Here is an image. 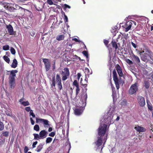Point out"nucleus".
I'll return each instance as SVG.
<instances>
[{
    "instance_id": "63",
    "label": "nucleus",
    "mask_w": 153,
    "mask_h": 153,
    "mask_svg": "<svg viewBox=\"0 0 153 153\" xmlns=\"http://www.w3.org/2000/svg\"><path fill=\"white\" fill-rule=\"evenodd\" d=\"M120 119V117L119 116H117V118L116 119V121H118Z\"/></svg>"
},
{
    "instance_id": "8",
    "label": "nucleus",
    "mask_w": 153,
    "mask_h": 153,
    "mask_svg": "<svg viewBox=\"0 0 153 153\" xmlns=\"http://www.w3.org/2000/svg\"><path fill=\"white\" fill-rule=\"evenodd\" d=\"M133 24H134V25H136V23L135 22L131 20L127 22L124 25L125 27L127 26L125 28V31L127 32L130 30Z\"/></svg>"
},
{
    "instance_id": "36",
    "label": "nucleus",
    "mask_w": 153,
    "mask_h": 153,
    "mask_svg": "<svg viewBox=\"0 0 153 153\" xmlns=\"http://www.w3.org/2000/svg\"><path fill=\"white\" fill-rule=\"evenodd\" d=\"M82 53L87 58H88V52L85 51H82Z\"/></svg>"
},
{
    "instance_id": "44",
    "label": "nucleus",
    "mask_w": 153,
    "mask_h": 153,
    "mask_svg": "<svg viewBox=\"0 0 153 153\" xmlns=\"http://www.w3.org/2000/svg\"><path fill=\"white\" fill-rule=\"evenodd\" d=\"M29 113L30 115L32 116L33 117H35V115L33 112L32 110H31L30 111V112Z\"/></svg>"
},
{
    "instance_id": "15",
    "label": "nucleus",
    "mask_w": 153,
    "mask_h": 153,
    "mask_svg": "<svg viewBox=\"0 0 153 153\" xmlns=\"http://www.w3.org/2000/svg\"><path fill=\"white\" fill-rule=\"evenodd\" d=\"M83 111V107H81L79 108H76L74 110V113L75 114L77 115H79L82 113Z\"/></svg>"
},
{
    "instance_id": "45",
    "label": "nucleus",
    "mask_w": 153,
    "mask_h": 153,
    "mask_svg": "<svg viewBox=\"0 0 153 153\" xmlns=\"http://www.w3.org/2000/svg\"><path fill=\"white\" fill-rule=\"evenodd\" d=\"M52 149V146H51L49 147L47 149L46 151L47 152H49L50 151H51Z\"/></svg>"
},
{
    "instance_id": "61",
    "label": "nucleus",
    "mask_w": 153,
    "mask_h": 153,
    "mask_svg": "<svg viewBox=\"0 0 153 153\" xmlns=\"http://www.w3.org/2000/svg\"><path fill=\"white\" fill-rule=\"evenodd\" d=\"M53 130L52 128L51 127H49L48 129V131L49 132H51Z\"/></svg>"
},
{
    "instance_id": "42",
    "label": "nucleus",
    "mask_w": 153,
    "mask_h": 153,
    "mask_svg": "<svg viewBox=\"0 0 153 153\" xmlns=\"http://www.w3.org/2000/svg\"><path fill=\"white\" fill-rule=\"evenodd\" d=\"M25 110L27 112H28L31 110V108L30 106H28L26 107L25 108Z\"/></svg>"
},
{
    "instance_id": "53",
    "label": "nucleus",
    "mask_w": 153,
    "mask_h": 153,
    "mask_svg": "<svg viewBox=\"0 0 153 153\" xmlns=\"http://www.w3.org/2000/svg\"><path fill=\"white\" fill-rule=\"evenodd\" d=\"M30 121H31V124L32 125H33L34 124L35 122L33 120V119L32 118L30 117Z\"/></svg>"
},
{
    "instance_id": "55",
    "label": "nucleus",
    "mask_w": 153,
    "mask_h": 153,
    "mask_svg": "<svg viewBox=\"0 0 153 153\" xmlns=\"http://www.w3.org/2000/svg\"><path fill=\"white\" fill-rule=\"evenodd\" d=\"M131 44L132 46H133V47L134 48H137V45L135 43H134L132 42H131Z\"/></svg>"
},
{
    "instance_id": "46",
    "label": "nucleus",
    "mask_w": 153,
    "mask_h": 153,
    "mask_svg": "<svg viewBox=\"0 0 153 153\" xmlns=\"http://www.w3.org/2000/svg\"><path fill=\"white\" fill-rule=\"evenodd\" d=\"M29 149L27 146H25L24 149V152L25 153H27Z\"/></svg>"
},
{
    "instance_id": "30",
    "label": "nucleus",
    "mask_w": 153,
    "mask_h": 153,
    "mask_svg": "<svg viewBox=\"0 0 153 153\" xmlns=\"http://www.w3.org/2000/svg\"><path fill=\"white\" fill-rule=\"evenodd\" d=\"M30 103L28 101H24L22 103V105L25 106L29 105H30Z\"/></svg>"
},
{
    "instance_id": "25",
    "label": "nucleus",
    "mask_w": 153,
    "mask_h": 153,
    "mask_svg": "<svg viewBox=\"0 0 153 153\" xmlns=\"http://www.w3.org/2000/svg\"><path fill=\"white\" fill-rule=\"evenodd\" d=\"M9 132L7 131H2L1 135H2L3 136L6 137H7L9 136Z\"/></svg>"
},
{
    "instance_id": "12",
    "label": "nucleus",
    "mask_w": 153,
    "mask_h": 153,
    "mask_svg": "<svg viewBox=\"0 0 153 153\" xmlns=\"http://www.w3.org/2000/svg\"><path fill=\"white\" fill-rule=\"evenodd\" d=\"M6 28L7 29L8 33L10 35H13L16 34V32H14L13 27L11 25L9 24L6 25Z\"/></svg>"
},
{
    "instance_id": "5",
    "label": "nucleus",
    "mask_w": 153,
    "mask_h": 153,
    "mask_svg": "<svg viewBox=\"0 0 153 153\" xmlns=\"http://www.w3.org/2000/svg\"><path fill=\"white\" fill-rule=\"evenodd\" d=\"M61 74L63 76L62 77L63 81L66 80L70 75V71L69 69L67 68H65L62 71Z\"/></svg>"
},
{
    "instance_id": "51",
    "label": "nucleus",
    "mask_w": 153,
    "mask_h": 153,
    "mask_svg": "<svg viewBox=\"0 0 153 153\" xmlns=\"http://www.w3.org/2000/svg\"><path fill=\"white\" fill-rule=\"evenodd\" d=\"M111 88H112V93H113L114 92V91H115V88L111 82Z\"/></svg>"
},
{
    "instance_id": "23",
    "label": "nucleus",
    "mask_w": 153,
    "mask_h": 153,
    "mask_svg": "<svg viewBox=\"0 0 153 153\" xmlns=\"http://www.w3.org/2000/svg\"><path fill=\"white\" fill-rule=\"evenodd\" d=\"M147 107L148 109L151 111H152L153 110V107L151 103L148 100H147Z\"/></svg>"
},
{
    "instance_id": "56",
    "label": "nucleus",
    "mask_w": 153,
    "mask_h": 153,
    "mask_svg": "<svg viewBox=\"0 0 153 153\" xmlns=\"http://www.w3.org/2000/svg\"><path fill=\"white\" fill-rule=\"evenodd\" d=\"M81 76V74L80 73H78L77 74V79L79 80Z\"/></svg>"
},
{
    "instance_id": "18",
    "label": "nucleus",
    "mask_w": 153,
    "mask_h": 153,
    "mask_svg": "<svg viewBox=\"0 0 153 153\" xmlns=\"http://www.w3.org/2000/svg\"><path fill=\"white\" fill-rule=\"evenodd\" d=\"M48 132L45 130H42L39 133V137L41 139H44L47 136Z\"/></svg>"
},
{
    "instance_id": "54",
    "label": "nucleus",
    "mask_w": 153,
    "mask_h": 153,
    "mask_svg": "<svg viewBox=\"0 0 153 153\" xmlns=\"http://www.w3.org/2000/svg\"><path fill=\"white\" fill-rule=\"evenodd\" d=\"M141 58L142 60L144 62L146 61L147 59L146 58L144 57L143 56H141Z\"/></svg>"
},
{
    "instance_id": "58",
    "label": "nucleus",
    "mask_w": 153,
    "mask_h": 153,
    "mask_svg": "<svg viewBox=\"0 0 153 153\" xmlns=\"http://www.w3.org/2000/svg\"><path fill=\"white\" fill-rule=\"evenodd\" d=\"M24 100V98L23 97L22 98H21V99H20L19 100V102L21 104H22V102H23V101Z\"/></svg>"
},
{
    "instance_id": "9",
    "label": "nucleus",
    "mask_w": 153,
    "mask_h": 153,
    "mask_svg": "<svg viewBox=\"0 0 153 153\" xmlns=\"http://www.w3.org/2000/svg\"><path fill=\"white\" fill-rule=\"evenodd\" d=\"M138 102L140 107H143L145 105L144 98L141 96H138L137 98Z\"/></svg>"
},
{
    "instance_id": "16",
    "label": "nucleus",
    "mask_w": 153,
    "mask_h": 153,
    "mask_svg": "<svg viewBox=\"0 0 153 153\" xmlns=\"http://www.w3.org/2000/svg\"><path fill=\"white\" fill-rule=\"evenodd\" d=\"M115 68H116L119 76L122 77L123 75V74L122 71V69L120 66L119 64H117L115 66Z\"/></svg>"
},
{
    "instance_id": "35",
    "label": "nucleus",
    "mask_w": 153,
    "mask_h": 153,
    "mask_svg": "<svg viewBox=\"0 0 153 153\" xmlns=\"http://www.w3.org/2000/svg\"><path fill=\"white\" fill-rule=\"evenodd\" d=\"M85 73L88 75L91 74V73H90V70L88 68H85Z\"/></svg>"
},
{
    "instance_id": "26",
    "label": "nucleus",
    "mask_w": 153,
    "mask_h": 153,
    "mask_svg": "<svg viewBox=\"0 0 153 153\" xmlns=\"http://www.w3.org/2000/svg\"><path fill=\"white\" fill-rule=\"evenodd\" d=\"M64 36L63 35H60L56 37V39L58 41H59L64 39Z\"/></svg>"
},
{
    "instance_id": "3",
    "label": "nucleus",
    "mask_w": 153,
    "mask_h": 153,
    "mask_svg": "<svg viewBox=\"0 0 153 153\" xmlns=\"http://www.w3.org/2000/svg\"><path fill=\"white\" fill-rule=\"evenodd\" d=\"M10 72V74L9 76V84L11 88L13 89L14 88L16 85V74L18 72L17 70H13L11 71H8Z\"/></svg>"
},
{
    "instance_id": "2",
    "label": "nucleus",
    "mask_w": 153,
    "mask_h": 153,
    "mask_svg": "<svg viewBox=\"0 0 153 153\" xmlns=\"http://www.w3.org/2000/svg\"><path fill=\"white\" fill-rule=\"evenodd\" d=\"M56 83L59 91L62 89V80L60 75L57 74L56 76L55 80V77L54 76L52 78L51 85L52 87H55Z\"/></svg>"
},
{
    "instance_id": "62",
    "label": "nucleus",
    "mask_w": 153,
    "mask_h": 153,
    "mask_svg": "<svg viewBox=\"0 0 153 153\" xmlns=\"http://www.w3.org/2000/svg\"><path fill=\"white\" fill-rule=\"evenodd\" d=\"M75 56L78 59H79V60L82 61H83L82 59H81L78 56L76 55H75Z\"/></svg>"
},
{
    "instance_id": "32",
    "label": "nucleus",
    "mask_w": 153,
    "mask_h": 153,
    "mask_svg": "<svg viewBox=\"0 0 153 153\" xmlns=\"http://www.w3.org/2000/svg\"><path fill=\"white\" fill-rule=\"evenodd\" d=\"M52 140V138L51 137H48L46 138V143H50Z\"/></svg>"
},
{
    "instance_id": "21",
    "label": "nucleus",
    "mask_w": 153,
    "mask_h": 153,
    "mask_svg": "<svg viewBox=\"0 0 153 153\" xmlns=\"http://www.w3.org/2000/svg\"><path fill=\"white\" fill-rule=\"evenodd\" d=\"M150 83L149 80H145L143 83V86L146 89H148L150 87Z\"/></svg>"
},
{
    "instance_id": "19",
    "label": "nucleus",
    "mask_w": 153,
    "mask_h": 153,
    "mask_svg": "<svg viewBox=\"0 0 153 153\" xmlns=\"http://www.w3.org/2000/svg\"><path fill=\"white\" fill-rule=\"evenodd\" d=\"M134 129L137 131L139 132H144L146 131V129L143 127L137 126L135 127Z\"/></svg>"
},
{
    "instance_id": "24",
    "label": "nucleus",
    "mask_w": 153,
    "mask_h": 153,
    "mask_svg": "<svg viewBox=\"0 0 153 153\" xmlns=\"http://www.w3.org/2000/svg\"><path fill=\"white\" fill-rule=\"evenodd\" d=\"M111 43L112 46V47L113 48H114L116 50L118 48V46L117 43L116 42L115 40H113L111 42Z\"/></svg>"
},
{
    "instance_id": "50",
    "label": "nucleus",
    "mask_w": 153,
    "mask_h": 153,
    "mask_svg": "<svg viewBox=\"0 0 153 153\" xmlns=\"http://www.w3.org/2000/svg\"><path fill=\"white\" fill-rule=\"evenodd\" d=\"M120 34H121L122 35L120 34L118 36L117 38V39H118L120 38H121V39H122L123 38V35L121 33Z\"/></svg>"
},
{
    "instance_id": "38",
    "label": "nucleus",
    "mask_w": 153,
    "mask_h": 153,
    "mask_svg": "<svg viewBox=\"0 0 153 153\" xmlns=\"http://www.w3.org/2000/svg\"><path fill=\"white\" fill-rule=\"evenodd\" d=\"M63 13V14L64 15V21L65 22H68V18L67 16L65 14V13L63 12V11H62V13Z\"/></svg>"
},
{
    "instance_id": "47",
    "label": "nucleus",
    "mask_w": 153,
    "mask_h": 153,
    "mask_svg": "<svg viewBox=\"0 0 153 153\" xmlns=\"http://www.w3.org/2000/svg\"><path fill=\"white\" fill-rule=\"evenodd\" d=\"M38 142L37 141H36L34 142L32 144V147L33 148L36 147V145L37 144Z\"/></svg>"
},
{
    "instance_id": "34",
    "label": "nucleus",
    "mask_w": 153,
    "mask_h": 153,
    "mask_svg": "<svg viewBox=\"0 0 153 153\" xmlns=\"http://www.w3.org/2000/svg\"><path fill=\"white\" fill-rule=\"evenodd\" d=\"M126 62L129 65H132L133 64V62L128 59H127L126 60Z\"/></svg>"
},
{
    "instance_id": "33",
    "label": "nucleus",
    "mask_w": 153,
    "mask_h": 153,
    "mask_svg": "<svg viewBox=\"0 0 153 153\" xmlns=\"http://www.w3.org/2000/svg\"><path fill=\"white\" fill-rule=\"evenodd\" d=\"M3 49L5 51H7L9 49V47L8 45H6L3 46Z\"/></svg>"
},
{
    "instance_id": "49",
    "label": "nucleus",
    "mask_w": 153,
    "mask_h": 153,
    "mask_svg": "<svg viewBox=\"0 0 153 153\" xmlns=\"http://www.w3.org/2000/svg\"><path fill=\"white\" fill-rule=\"evenodd\" d=\"M103 42L105 45H107L109 42V41L106 39H104L103 40Z\"/></svg>"
},
{
    "instance_id": "14",
    "label": "nucleus",
    "mask_w": 153,
    "mask_h": 153,
    "mask_svg": "<svg viewBox=\"0 0 153 153\" xmlns=\"http://www.w3.org/2000/svg\"><path fill=\"white\" fill-rule=\"evenodd\" d=\"M131 58L133 61L134 62L137 64L140 63V60L139 57L135 55L133 53L131 54Z\"/></svg>"
},
{
    "instance_id": "7",
    "label": "nucleus",
    "mask_w": 153,
    "mask_h": 153,
    "mask_svg": "<svg viewBox=\"0 0 153 153\" xmlns=\"http://www.w3.org/2000/svg\"><path fill=\"white\" fill-rule=\"evenodd\" d=\"M43 62H44L46 71H48L50 69L51 67L50 60L48 59L44 58L43 59Z\"/></svg>"
},
{
    "instance_id": "57",
    "label": "nucleus",
    "mask_w": 153,
    "mask_h": 153,
    "mask_svg": "<svg viewBox=\"0 0 153 153\" xmlns=\"http://www.w3.org/2000/svg\"><path fill=\"white\" fill-rule=\"evenodd\" d=\"M68 143H69V148H68V153H69V151L71 148V143H70L69 142H68Z\"/></svg>"
},
{
    "instance_id": "31",
    "label": "nucleus",
    "mask_w": 153,
    "mask_h": 153,
    "mask_svg": "<svg viewBox=\"0 0 153 153\" xmlns=\"http://www.w3.org/2000/svg\"><path fill=\"white\" fill-rule=\"evenodd\" d=\"M33 129L34 130L36 131H39L40 129V128L39 125L36 124L34 126L33 128Z\"/></svg>"
},
{
    "instance_id": "29",
    "label": "nucleus",
    "mask_w": 153,
    "mask_h": 153,
    "mask_svg": "<svg viewBox=\"0 0 153 153\" xmlns=\"http://www.w3.org/2000/svg\"><path fill=\"white\" fill-rule=\"evenodd\" d=\"M3 59L7 63H9L10 59L7 56H3Z\"/></svg>"
},
{
    "instance_id": "60",
    "label": "nucleus",
    "mask_w": 153,
    "mask_h": 153,
    "mask_svg": "<svg viewBox=\"0 0 153 153\" xmlns=\"http://www.w3.org/2000/svg\"><path fill=\"white\" fill-rule=\"evenodd\" d=\"M80 83H81V81L80 82ZM81 84L82 85V86L84 87H86L87 86V84Z\"/></svg>"
},
{
    "instance_id": "6",
    "label": "nucleus",
    "mask_w": 153,
    "mask_h": 153,
    "mask_svg": "<svg viewBox=\"0 0 153 153\" xmlns=\"http://www.w3.org/2000/svg\"><path fill=\"white\" fill-rule=\"evenodd\" d=\"M113 78L117 89H118L120 88L119 84V79L117 77V74L115 69H114L113 72Z\"/></svg>"
},
{
    "instance_id": "48",
    "label": "nucleus",
    "mask_w": 153,
    "mask_h": 153,
    "mask_svg": "<svg viewBox=\"0 0 153 153\" xmlns=\"http://www.w3.org/2000/svg\"><path fill=\"white\" fill-rule=\"evenodd\" d=\"M47 2L49 5H51L53 4V2L52 0H47Z\"/></svg>"
},
{
    "instance_id": "37",
    "label": "nucleus",
    "mask_w": 153,
    "mask_h": 153,
    "mask_svg": "<svg viewBox=\"0 0 153 153\" xmlns=\"http://www.w3.org/2000/svg\"><path fill=\"white\" fill-rule=\"evenodd\" d=\"M10 52L11 53L13 54L14 55L16 53V51L15 49L13 47H11L10 48Z\"/></svg>"
},
{
    "instance_id": "41",
    "label": "nucleus",
    "mask_w": 153,
    "mask_h": 153,
    "mask_svg": "<svg viewBox=\"0 0 153 153\" xmlns=\"http://www.w3.org/2000/svg\"><path fill=\"white\" fill-rule=\"evenodd\" d=\"M56 133L54 132H51L48 135L49 136L51 137H53L55 135Z\"/></svg>"
},
{
    "instance_id": "1",
    "label": "nucleus",
    "mask_w": 153,
    "mask_h": 153,
    "mask_svg": "<svg viewBox=\"0 0 153 153\" xmlns=\"http://www.w3.org/2000/svg\"><path fill=\"white\" fill-rule=\"evenodd\" d=\"M107 127V125L104 124H101L98 128V134L100 137H98L97 141L95 142L98 148H100V146H101L102 144V138L101 137L105 134Z\"/></svg>"
},
{
    "instance_id": "22",
    "label": "nucleus",
    "mask_w": 153,
    "mask_h": 153,
    "mask_svg": "<svg viewBox=\"0 0 153 153\" xmlns=\"http://www.w3.org/2000/svg\"><path fill=\"white\" fill-rule=\"evenodd\" d=\"M18 62L16 59H13L12 64L11 65V67L12 68H15L17 66Z\"/></svg>"
},
{
    "instance_id": "40",
    "label": "nucleus",
    "mask_w": 153,
    "mask_h": 153,
    "mask_svg": "<svg viewBox=\"0 0 153 153\" xmlns=\"http://www.w3.org/2000/svg\"><path fill=\"white\" fill-rule=\"evenodd\" d=\"M144 50H138L137 51V53L140 55V56H141L142 55V54L144 53Z\"/></svg>"
},
{
    "instance_id": "13",
    "label": "nucleus",
    "mask_w": 153,
    "mask_h": 153,
    "mask_svg": "<svg viewBox=\"0 0 153 153\" xmlns=\"http://www.w3.org/2000/svg\"><path fill=\"white\" fill-rule=\"evenodd\" d=\"M73 85L75 86L76 88V95L77 96L80 90V88H79V84L78 83L77 81L76 80H75L73 82Z\"/></svg>"
},
{
    "instance_id": "20",
    "label": "nucleus",
    "mask_w": 153,
    "mask_h": 153,
    "mask_svg": "<svg viewBox=\"0 0 153 153\" xmlns=\"http://www.w3.org/2000/svg\"><path fill=\"white\" fill-rule=\"evenodd\" d=\"M44 145V144L40 143L37 147L36 149H35V151L38 152H40L43 148Z\"/></svg>"
},
{
    "instance_id": "4",
    "label": "nucleus",
    "mask_w": 153,
    "mask_h": 153,
    "mask_svg": "<svg viewBox=\"0 0 153 153\" xmlns=\"http://www.w3.org/2000/svg\"><path fill=\"white\" fill-rule=\"evenodd\" d=\"M138 90V83L136 82L131 86L128 90V93L131 95L133 94L136 93Z\"/></svg>"
},
{
    "instance_id": "27",
    "label": "nucleus",
    "mask_w": 153,
    "mask_h": 153,
    "mask_svg": "<svg viewBox=\"0 0 153 153\" xmlns=\"http://www.w3.org/2000/svg\"><path fill=\"white\" fill-rule=\"evenodd\" d=\"M33 135L34 136V140H38L39 139H41L39 137H40L39 134H37L34 133Z\"/></svg>"
},
{
    "instance_id": "64",
    "label": "nucleus",
    "mask_w": 153,
    "mask_h": 153,
    "mask_svg": "<svg viewBox=\"0 0 153 153\" xmlns=\"http://www.w3.org/2000/svg\"><path fill=\"white\" fill-rule=\"evenodd\" d=\"M151 30L152 31L153 30V26H151Z\"/></svg>"
},
{
    "instance_id": "59",
    "label": "nucleus",
    "mask_w": 153,
    "mask_h": 153,
    "mask_svg": "<svg viewBox=\"0 0 153 153\" xmlns=\"http://www.w3.org/2000/svg\"><path fill=\"white\" fill-rule=\"evenodd\" d=\"M30 34L31 35L33 36H34L35 35V33L33 31L31 32Z\"/></svg>"
},
{
    "instance_id": "39",
    "label": "nucleus",
    "mask_w": 153,
    "mask_h": 153,
    "mask_svg": "<svg viewBox=\"0 0 153 153\" xmlns=\"http://www.w3.org/2000/svg\"><path fill=\"white\" fill-rule=\"evenodd\" d=\"M67 8L70 9L71 7L67 4H65L64 5L63 9L64 10H65Z\"/></svg>"
},
{
    "instance_id": "10",
    "label": "nucleus",
    "mask_w": 153,
    "mask_h": 153,
    "mask_svg": "<svg viewBox=\"0 0 153 153\" xmlns=\"http://www.w3.org/2000/svg\"><path fill=\"white\" fill-rule=\"evenodd\" d=\"M36 123H38L39 121H41L43 123L44 126L45 127H48L50 126L49 123V122L47 120L41 118H36Z\"/></svg>"
},
{
    "instance_id": "43",
    "label": "nucleus",
    "mask_w": 153,
    "mask_h": 153,
    "mask_svg": "<svg viewBox=\"0 0 153 153\" xmlns=\"http://www.w3.org/2000/svg\"><path fill=\"white\" fill-rule=\"evenodd\" d=\"M29 113L30 115L32 116L33 117H35V115L33 112L32 110H31L30 111V112Z\"/></svg>"
},
{
    "instance_id": "52",
    "label": "nucleus",
    "mask_w": 153,
    "mask_h": 153,
    "mask_svg": "<svg viewBox=\"0 0 153 153\" xmlns=\"http://www.w3.org/2000/svg\"><path fill=\"white\" fill-rule=\"evenodd\" d=\"M72 40H74V41H75L76 42H79V43L82 42V41H80L79 40L77 39L76 38L73 39Z\"/></svg>"
},
{
    "instance_id": "17",
    "label": "nucleus",
    "mask_w": 153,
    "mask_h": 153,
    "mask_svg": "<svg viewBox=\"0 0 153 153\" xmlns=\"http://www.w3.org/2000/svg\"><path fill=\"white\" fill-rule=\"evenodd\" d=\"M3 4L4 5V7L5 8L10 11H11L13 10L14 9V7L12 6L13 5L12 4L4 3H3Z\"/></svg>"
},
{
    "instance_id": "28",
    "label": "nucleus",
    "mask_w": 153,
    "mask_h": 153,
    "mask_svg": "<svg viewBox=\"0 0 153 153\" xmlns=\"http://www.w3.org/2000/svg\"><path fill=\"white\" fill-rule=\"evenodd\" d=\"M4 124L0 120V131L3 130L4 128Z\"/></svg>"
},
{
    "instance_id": "11",
    "label": "nucleus",
    "mask_w": 153,
    "mask_h": 153,
    "mask_svg": "<svg viewBox=\"0 0 153 153\" xmlns=\"http://www.w3.org/2000/svg\"><path fill=\"white\" fill-rule=\"evenodd\" d=\"M113 117L111 114H109L107 117H105L104 119V122L106 124L109 125L111 124V121Z\"/></svg>"
}]
</instances>
